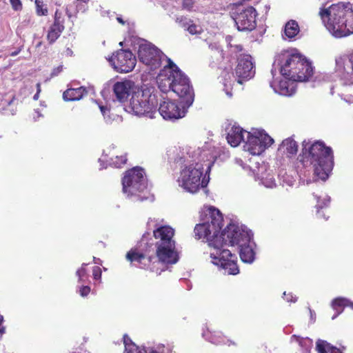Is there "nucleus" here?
<instances>
[{
	"label": "nucleus",
	"instance_id": "obj_7",
	"mask_svg": "<svg viewBox=\"0 0 353 353\" xmlns=\"http://www.w3.org/2000/svg\"><path fill=\"white\" fill-rule=\"evenodd\" d=\"M304 159L310 162L314 168V174L317 179L325 181L333 168V155L330 148L322 142H316L308 149H303Z\"/></svg>",
	"mask_w": 353,
	"mask_h": 353
},
{
	"label": "nucleus",
	"instance_id": "obj_47",
	"mask_svg": "<svg viewBox=\"0 0 353 353\" xmlns=\"http://www.w3.org/2000/svg\"><path fill=\"white\" fill-rule=\"evenodd\" d=\"M232 52H241L243 50L242 46L239 44L230 43Z\"/></svg>",
	"mask_w": 353,
	"mask_h": 353
},
{
	"label": "nucleus",
	"instance_id": "obj_37",
	"mask_svg": "<svg viewBox=\"0 0 353 353\" xmlns=\"http://www.w3.org/2000/svg\"><path fill=\"white\" fill-rule=\"evenodd\" d=\"M36 12L39 16H45L48 14V9L42 0H35Z\"/></svg>",
	"mask_w": 353,
	"mask_h": 353
},
{
	"label": "nucleus",
	"instance_id": "obj_22",
	"mask_svg": "<svg viewBox=\"0 0 353 353\" xmlns=\"http://www.w3.org/2000/svg\"><path fill=\"white\" fill-rule=\"evenodd\" d=\"M157 228L153 231V236L156 239L155 245L163 243H175L173 239L174 235V230L169 225H157Z\"/></svg>",
	"mask_w": 353,
	"mask_h": 353
},
{
	"label": "nucleus",
	"instance_id": "obj_45",
	"mask_svg": "<svg viewBox=\"0 0 353 353\" xmlns=\"http://www.w3.org/2000/svg\"><path fill=\"white\" fill-rule=\"evenodd\" d=\"M283 296H285V299L288 302L295 303L297 301V297L295 296H293L292 294H290V293L286 294V292H285L283 293Z\"/></svg>",
	"mask_w": 353,
	"mask_h": 353
},
{
	"label": "nucleus",
	"instance_id": "obj_24",
	"mask_svg": "<svg viewBox=\"0 0 353 353\" xmlns=\"http://www.w3.org/2000/svg\"><path fill=\"white\" fill-rule=\"evenodd\" d=\"M301 63L303 65L296 67V70H294L296 73L299 76H305L304 78L299 79H292V81H305L309 79V78L313 74V68L312 67L311 63L301 55Z\"/></svg>",
	"mask_w": 353,
	"mask_h": 353
},
{
	"label": "nucleus",
	"instance_id": "obj_30",
	"mask_svg": "<svg viewBox=\"0 0 353 353\" xmlns=\"http://www.w3.org/2000/svg\"><path fill=\"white\" fill-rule=\"evenodd\" d=\"M141 353H175L172 350L163 344H157L152 346L143 347Z\"/></svg>",
	"mask_w": 353,
	"mask_h": 353
},
{
	"label": "nucleus",
	"instance_id": "obj_50",
	"mask_svg": "<svg viewBox=\"0 0 353 353\" xmlns=\"http://www.w3.org/2000/svg\"><path fill=\"white\" fill-rule=\"evenodd\" d=\"M2 322H3V316L0 315V336H1L2 334L5 332L4 327H1Z\"/></svg>",
	"mask_w": 353,
	"mask_h": 353
},
{
	"label": "nucleus",
	"instance_id": "obj_57",
	"mask_svg": "<svg viewBox=\"0 0 353 353\" xmlns=\"http://www.w3.org/2000/svg\"><path fill=\"white\" fill-rule=\"evenodd\" d=\"M228 85H229V86H230V85H231V83H230V82L229 83H228V82H224V86H225V87H226V88H227Z\"/></svg>",
	"mask_w": 353,
	"mask_h": 353
},
{
	"label": "nucleus",
	"instance_id": "obj_28",
	"mask_svg": "<svg viewBox=\"0 0 353 353\" xmlns=\"http://www.w3.org/2000/svg\"><path fill=\"white\" fill-rule=\"evenodd\" d=\"M316 349L318 353H342L339 348L321 339L316 341Z\"/></svg>",
	"mask_w": 353,
	"mask_h": 353
},
{
	"label": "nucleus",
	"instance_id": "obj_52",
	"mask_svg": "<svg viewBox=\"0 0 353 353\" xmlns=\"http://www.w3.org/2000/svg\"><path fill=\"white\" fill-rule=\"evenodd\" d=\"M310 318L311 320L314 322L316 318V314L314 311H312L311 309H310Z\"/></svg>",
	"mask_w": 353,
	"mask_h": 353
},
{
	"label": "nucleus",
	"instance_id": "obj_5",
	"mask_svg": "<svg viewBox=\"0 0 353 353\" xmlns=\"http://www.w3.org/2000/svg\"><path fill=\"white\" fill-rule=\"evenodd\" d=\"M156 247V258L146 257L137 250H131L126 254V259L132 263H137L139 268L149 269L160 274L168 265L177 263L179 259L175 243H161Z\"/></svg>",
	"mask_w": 353,
	"mask_h": 353
},
{
	"label": "nucleus",
	"instance_id": "obj_46",
	"mask_svg": "<svg viewBox=\"0 0 353 353\" xmlns=\"http://www.w3.org/2000/svg\"><path fill=\"white\" fill-rule=\"evenodd\" d=\"M90 292L89 286H82L79 289V293L81 296H86Z\"/></svg>",
	"mask_w": 353,
	"mask_h": 353
},
{
	"label": "nucleus",
	"instance_id": "obj_9",
	"mask_svg": "<svg viewBox=\"0 0 353 353\" xmlns=\"http://www.w3.org/2000/svg\"><path fill=\"white\" fill-rule=\"evenodd\" d=\"M122 185L123 192L128 197L141 201L148 199L147 180L142 168L137 167L127 171Z\"/></svg>",
	"mask_w": 353,
	"mask_h": 353
},
{
	"label": "nucleus",
	"instance_id": "obj_13",
	"mask_svg": "<svg viewBox=\"0 0 353 353\" xmlns=\"http://www.w3.org/2000/svg\"><path fill=\"white\" fill-rule=\"evenodd\" d=\"M256 11L252 6L239 5L232 12V17L240 31H251L256 27Z\"/></svg>",
	"mask_w": 353,
	"mask_h": 353
},
{
	"label": "nucleus",
	"instance_id": "obj_2",
	"mask_svg": "<svg viewBox=\"0 0 353 353\" xmlns=\"http://www.w3.org/2000/svg\"><path fill=\"white\" fill-rule=\"evenodd\" d=\"M204 213L206 220L194 228L196 238L208 241L210 263L223 270L225 274H239L237 256L225 248V240L221 237L227 228L219 235L223 225L222 214L214 207H209Z\"/></svg>",
	"mask_w": 353,
	"mask_h": 353
},
{
	"label": "nucleus",
	"instance_id": "obj_48",
	"mask_svg": "<svg viewBox=\"0 0 353 353\" xmlns=\"http://www.w3.org/2000/svg\"><path fill=\"white\" fill-rule=\"evenodd\" d=\"M37 93L33 97L34 100H37L39 99V93L41 92V83H38L37 84Z\"/></svg>",
	"mask_w": 353,
	"mask_h": 353
},
{
	"label": "nucleus",
	"instance_id": "obj_26",
	"mask_svg": "<svg viewBox=\"0 0 353 353\" xmlns=\"http://www.w3.org/2000/svg\"><path fill=\"white\" fill-rule=\"evenodd\" d=\"M203 337L214 344H226L230 341L221 332L210 330L209 327L202 332Z\"/></svg>",
	"mask_w": 353,
	"mask_h": 353
},
{
	"label": "nucleus",
	"instance_id": "obj_11",
	"mask_svg": "<svg viewBox=\"0 0 353 353\" xmlns=\"http://www.w3.org/2000/svg\"><path fill=\"white\" fill-rule=\"evenodd\" d=\"M301 54L298 52L285 53L279 56V63H276V72L279 74L292 81V79L304 78L294 72L296 67L301 66Z\"/></svg>",
	"mask_w": 353,
	"mask_h": 353
},
{
	"label": "nucleus",
	"instance_id": "obj_19",
	"mask_svg": "<svg viewBox=\"0 0 353 353\" xmlns=\"http://www.w3.org/2000/svg\"><path fill=\"white\" fill-rule=\"evenodd\" d=\"M138 89L134 83L130 80L118 81L113 86L114 93L120 102L125 101L130 94H132Z\"/></svg>",
	"mask_w": 353,
	"mask_h": 353
},
{
	"label": "nucleus",
	"instance_id": "obj_10",
	"mask_svg": "<svg viewBox=\"0 0 353 353\" xmlns=\"http://www.w3.org/2000/svg\"><path fill=\"white\" fill-rule=\"evenodd\" d=\"M246 140L243 145L245 151L252 155H260L274 143V139L263 130H256L245 133Z\"/></svg>",
	"mask_w": 353,
	"mask_h": 353
},
{
	"label": "nucleus",
	"instance_id": "obj_38",
	"mask_svg": "<svg viewBox=\"0 0 353 353\" xmlns=\"http://www.w3.org/2000/svg\"><path fill=\"white\" fill-rule=\"evenodd\" d=\"M99 108L106 123H110L113 120H114L115 117L114 116L113 118L111 117V115L110 114V110L109 108H108V107L103 105H99Z\"/></svg>",
	"mask_w": 353,
	"mask_h": 353
},
{
	"label": "nucleus",
	"instance_id": "obj_55",
	"mask_svg": "<svg viewBox=\"0 0 353 353\" xmlns=\"http://www.w3.org/2000/svg\"><path fill=\"white\" fill-rule=\"evenodd\" d=\"M347 307H350L353 310V302L349 300V303Z\"/></svg>",
	"mask_w": 353,
	"mask_h": 353
},
{
	"label": "nucleus",
	"instance_id": "obj_59",
	"mask_svg": "<svg viewBox=\"0 0 353 353\" xmlns=\"http://www.w3.org/2000/svg\"><path fill=\"white\" fill-rule=\"evenodd\" d=\"M226 94H227L228 96H230V97H231V96H232V93H231V92H230L229 91H226Z\"/></svg>",
	"mask_w": 353,
	"mask_h": 353
},
{
	"label": "nucleus",
	"instance_id": "obj_36",
	"mask_svg": "<svg viewBox=\"0 0 353 353\" xmlns=\"http://www.w3.org/2000/svg\"><path fill=\"white\" fill-rule=\"evenodd\" d=\"M86 263H83L81 267L77 271L76 274L79 278V282L85 283L88 279V274L85 270Z\"/></svg>",
	"mask_w": 353,
	"mask_h": 353
},
{
	"label": "nucleus",
	"instance_id": "obj_53",
	"mask_svg": "<svg viewBox=\"0 0 353 353\" xmlns=\"http://www.w3.org/2000/svg\"><path fill=\"white\" fill-rule=\"evenodd\" d=\"M117 20L119 23H121L122 25L125 23L124 21L121 17H117Z\"/></svg>",
	"mask_w": 353,
	"mask_h": 353
},
{
	"label": "nucleus",
	"instance_id": "obj_32",
	"mask_svg": "<svg viewBox=\"0 0 353 353\" xmlns=\"http://www.w3.org/2000/svg\"><path fill=\"white\" fill-rule=\"evenodd\" d=\"M299 31L298 23L294 20H290L285 26L284 34L288 39H292L299 34Z\"/></svg>",
	"mask_w": 353,
	"mask_h": 353
},
{
	"label": "nucleus",
	"instance_id": "obj_51",
	"mask_svg": "<svg viewBox=\"0 0 353 353\" xmlns=\"http://www.w3.org/2000/svg\"><path fill=\"white\" fill-rule=\"evenodd\" d=\"M235 162L236 164H238L239 165L241 166L243 168H245V166H244V163L243 162V161L240 159H236L235 160Z\"/></svg>",
	"mask_w": 353,
	"mask_h": 353
},
{
	"label": "nucleus",
	"instance_id": "obj_8",
	"mask_svg": "<svg viewBox=\"0 0 353 353\" xmlns=\"http://www.w3.org/2000/svg\"><path fill=\"white\" fill-rule=\"evenodd\" d=\"M157 94L154 88H139L131 96L127 111L137 116L153 118L157 113Z\"/></svg>",
	"mask_w": 353,
	"mask_h": 353
},
{
	"label": "nucleus",
	"instance_id": "obj_54",
	"mask_svg": "<svg viewBox=\"0 0 353 353\" xmlns=\"http://www.w3.org/2000/svg\"><path fill=\"white\" fill-rule=\"evenodd\" d=\"M66 54L68 55V56H72V51L70 48H68L66 50Z\"/></svg>",
	"mask_w": 353,
	"mask_h": 353
},
{
	"label": "nucleus",
	"instance_id": "obj_16",
	"mask_svg": "<svg viewBox=\"0 0 353 353\" xmlns=\"http://www.w3.org/2000/svg\"><path fill=\"white\" fill-rule=\"evenodd\" d=\"M161 97L158 110L164 119L174 120L185 117L188 107L180 106L173 101L163 96Z\"/></svg>",
	"mask_w": 353,
	"mask_h": 353
},
{
	"label": "nucleus",
	"instance_id": "obj_18",
	"mask_svg": "<svg viewBox=\"0 0 353 353\" xmlns=\"http://www.w3.org/2000/svg\"><path fill=\"white\" fill-rule=\"evenodd\" d=\"M271 74L273 81L270 82V86L276 93L283 96H292L295 92L294 81L290 82L277 73L276 62L273 64Z\"/></svg>",
	"mask_w": 353,
	"mask_h": 353
},
{
	"label": "nucleus",
	"instance_id": "obj_23",
	"mask_svg": "<svg viewBox=\"0 0 353 353\" xmlns=\"http://www.w3.org/2000/svg\"><path fill=\"white\" fill-rule=\"evenodd\" d=\"M298 151V145L292 138L285 139L278 148V154L290 159L294 157Z\"/></svg>",
	"mask_w": 353,
	"mask_h": 353
},
{
	"label": "nucleus",
	"instance_id": "obj_6",
	"mask_svg": "<svg viewBox=\"0 0 353 353\" xmlns=\"http://www.w3.org/2000/svg\"><path fill=\"white\" fill-rule=\"evenodd\" d=\"M225 240L227 245L240 247V257L243 262L252 263L255 259L254 242L252 240V234L245 227L236 224H230L221 236Z\"/></svg>",
	"mask_w": 353,
	"mask_h": 353
},
{
	"label": "nucleus",
	"instance_id": "obj_44",
	"mask_svg": "<svg viewBox=\"0 0 353 353\" xmlns=\"http://www.w3.org/2000/svg\"><path fill=\"white\" fill-rule=\"evenodd\" d=\"M194 3L193 0H183L182 6L184 9L190 11L193 8Z\"/></svg>",
	"mask_w": 353,
	"mask_h": 353
},
{
	"label": "nucleus",
	"instance_id": "obj_40",
	"mask_svg": "<svg viewBox=\"0 0 353 353\" xmlns=\"http://www.w3.org/2000/svg\"><path fill=\"white\" fill-rule=\"evenodd\" d=\"M192 21V20L184 16H177L175 19V22L181 28H184L185 30L187 29L188 26H189L190 23Z\"/></svg>",
	"mask_w": 353,
	"mask_h": 353
},
{
	"label": "nucleus",
	"instance_id": "obj_25",
	"mask_svg": "<svg viewBox=\"0 0 353 353\" xmlns=\"http://www.w3.org/2000/svg\"><path fill=\"white\" fill-rule=\"evenodd\" d=\"M99 162L100 163V169L105 168L104 165L105 163H108L110 165L115 168H121L126 163L127 158L123 155L115 156L114 158H108V154L105 153V151H104L103 154L99 159Z\"/></svg>",
	"mask_w": 353,
	"mask_h": 353
},
{
	"label": "nucleus",
	"instance_id": "obj_42",
	"mask_svg": "<svg viewBox=\"0 0 353 353\" xmlns=\"http://www.w3.org/2000/svg\"><path fill=\"white\" fill-rule=\"evenodd\" d=\"M53 23L58 25H63V19L62 18L61 13L59 12V10H56L54 13V20Z\"/></svg>",
	"mask_w": 353,
	"mask_h": 353
},
{
	"label": "nucleus",
	"instance_id": "obj_14",
	"mask_svg": "<svg viewBox=\"0 0 353 353\" xmlns=\"http://www.w3.org/2000/svg\"><path fill=\"white\" fill-rule=\"evenodd\" d=\"M113 68L119 72H129L136 65L135 56L130 50L117 51L108 59Z\"/></svg>",
	"mask_w": 353,
	"mask_h": 353
},
{
	"label": "nucleus",
	"instance_id": "obj_43",
	"mask_svg": "<svg viewBox=\"0 0 353 353\" xmlns=\"http://www.w3.org/2000/svg\"><path fill=\"white\" fill-rule=\"evenodd\" d=\"M92 275L94 279L99 281L101 278V270L99 267L95 266L92 270Z\"/></svg>",
	"mask_w": 353,
	"mask_h": 353
},
{
	"label": "nucleus",
	"instance_id": "obj_49",
	"mask_svg": "<svg viewBox=\"0 0 353 353\" xmlns=\"http://www.w3.org/2000/svg\"><path fill=\"white\" fill-rule=\"evenodd\" d=\"M62 68H63L62 65H60V66L57 67V68L54 69V70L52 72V76L57 75L62 70Z\"/></svg>",
	"mask_w": 353,
	"mask_h": 353
},
{
	"label": "nucleus",
	"instance_id": "obj_41",
	"mask_svg": "<svg viewBox=\"0 0 353 353\" xmlns=\"http://www.w3.org/2000/svg\"><path fill=\"white\" fill-rule=\"evenodd\" d=\"M12 8L15 11H20L22 10V3L21 0H10Z\"/></svg>",
	"mask_w": 353,
	"mask_h": 353
},
{
	"label": "nucleus",
	"instance_id": "obj_27",
	"mask_svg": "<svg viewBox=\"0 0 353 353\" xmlns=\"http://www.w3.org/2000/svg\"><path fill=\"white\" fill-rule=\"evenodd\" d=\"M86 93V88L84 87L69 88L63 92V98L67 101H78L80 100Z\"/></svg>",
	"mask_w": 353,
	"mask_h": 353
},
{
	"label": "nucleus",
	"instance_id": "obj_3",
	"mask_svg": "<svg viewBox=\"0 0 353 353\" xmlns=\"http://www.w3.org/2000/svg\"><path fill=\"white\" fill-rule=\"evenodd\" d=\"M330 33L336 38L353 34V8L350 2H339L319 12Z\"/></svg>",
	"mask_w": 353,
	"mask_h": 353
},
{
	"label": "nucleus",
	"instance_id": "obj_35",
	"mask_svg": "<svg viewBox=\"0 0 353 353\" xmlns=\"http://www.w3.org/2000/svg\"><path fill=\"white\" fill-rule=\"evenodd\" d=\"M316 199V208H317V214L319 217H323L325 219V214L323 213H321L319 212L320 208H323L324 207H327L330 203V198L327 196H325L323 199H321L319 196L314 195Z\"/></svg>",
	"mask_w": 353,
	"mask_h": 353
},
{
	"label": "nucleus",
	"instance_id": "obj_56",
	"mask_svg": "<svg viewBox=\"0 0 353 353\" xmlns=\"http://www.w3.org/2000/svg\"><path fill=\"white\" fill-rule=\"evenodd\" d=\"M35 112H36V114H37V117L34 116V120H37L39 117H41V114H39V112H37V111H36Z\"/></svg>",
	"mask_w": 353,
	"mask_h": 353
},
{
	"label": "nucleus",
	"instance_id": "obj_15",
	"mask_svg": "<svg viewBox=\"0 0 353 353\" xmlns=\"http://www.w3.org/2000/svg\"><path fill=\"white\" fill-rule=\"evenodd\" d=\"M255 74L254 62L249 54H243L239 58L235 69V81L241 84L243 81L252 79Z\"/></svg>",
	"mask_w": 353,
	"mask_h": 353
},
{
	"label": "nucleus",
	"instance_id": "obj_1",
	"mask_svg": "<svg viewBox=\"0 0 353 353\" xmlns=\"http://www.w3.org/2000/svg\"><path fill=\"white\" fill-rule=\"evenodd\" d=\"M178 161L183 163L177 182L185 191L194 194L201 188L207 187L210 172L217 157V152L212 143H205L201 147L185 146L180 150Z\"/></svg>",
	"mask_w": 353,
	"mask_h": 353
},
{
	"label": "nucleus",
	"instance_id": "obj_39",
	"mask_svg": "<svg viewBox=\"0 0 353 353\" xmlns=\"http://www.w3.org/2000/svg\"><path fill=\"white\" fill-rule=\"evenodd\" d=\"M185 30H187L190 34L194 35L200 34L202 32L203 29L200 26L194 23L193 21H192Z\"/></svg>",
	"mask_w": 353,
	"mask_h": 353
},
{
	"label": "nucleus",
	"instance_id": "obj_17",
	"mask_svg": "<svg viewBox=\"0 0 353 353\" xmlns=\"http://www.w3.org/2000/svg\"><path fill=\"white\" fill-rule=\"evenodd\" d=\"M335 72L345 84H353V53L341 55L335 59Z\"/></svg>",
	"mask_w": 353,
	"mask_h": 353
},
{
	"label": "nucleus",
	"instance_id": "obj_21",
	"mask_svg": "<svg viewBox=\"0 0 353 353\" xmlns=\"http://www.w3.org/2000/svg\"><path fill=\"white\" fill-rule=\"evenodd\" d=\"M253 175L256 180L260 181V183L268 188L276 187V181L272 173V171L268 170L265 164L263 163L257 167L256 170H252Z\"/></svg>",
	"mask_w": 353,
	"mask_h": 353
},
{
	"label": "nucleus",
	"instance_id": "obj_34",
	"mask_svg": "<svg viewBox=\"0 0 353 353\" xmlns=\"http://www.w3.org/2000/svg\"><path fill=\"white\" fill-rule=\"evenodd\" d=\"M123 343L125 345L124 353H141V347H137L127 335L123 336Z\"/></svg>",
	"mask_w": 353,
	"mask_h": 353
},
{
	"label": "nucleus",
	"instance_id": "obj_12",
	"mask_svg": "<svg viewBox=\"0 0 353 353\" xmlns=\"http://www.w3.org/2000/svg\"><path fill=\"white\" fill-rule=\"evenodd\" d=\"M138 57L141 62L150 68V70L158 68L165 59L163 53L153 44L145 41H141L139 43Z\"/></svg>",
	"mask_w": 353,
	"mask_h": 353
},
{
	"label": "nucleus",
	"instance_id": "obj_4",
	"mask_svg": "<svg viewBox=\"0 0 353 353\" xmlns=\"http://www.w3.org/2000/svg\"><path fill=\"white\" fill-rule=\"evenodd\" d=\"M167 63L157 78L159 88L164 93L172 90L181 99V103L189 107L194 101L189 79L170 59Z\"/></svg>",
	"mask_w": 353,
	"mask_h": 353
},
{
	"label": "nucleus",
	"instance_id": "obj_31",
	"mask_svg": "<svg viewBox=\"0 0 353 353\" xmlns=\"http://www.w3.org/2000/svg\"><path fill=\"white\" fill-rule=\"evenodd\" d=\"M291 342L298 343L299 345L303 348V353H310L313 345L312 339L307 337L301 338L296 335H293L291 337Z\"/></svg>",
	"mask_w": 353,
	"mask_h": 353
},
{
	"label": "nucleus",
	"instance_id": "obj_29",
	"mask_svg": "<svg viewBox=\"0 0 353 353\" xmlns=\"http://www.w3.org/2000/svg\"><path fill=\"white\" fill-rule=\"evenodd\" d=\"M64 30L63 25H58L53 23L49 28L47 34V39L50 43H54L61 35Z\"/></svg>",
	"mask_w": 353,
	"mask_h": 353
},
{
	"label": "nucleus",
	"instance_id": "obj_58",
	"mask_svg": "<svg viewBox=\"0 0 353 353\" xmlns=\"http://www.w3.org/2000/svg\"><path fill=\"white\" fill-rule=\"evenodd\" d=\"M18 53H19L18 52H13L11 53V56H12V57L16 56L18 54Z\"/></svg>",
	"mask_w": 353,
	"mask_h": 353
},
{
	"label": "nucleus",
	"instance_id": "obj_20",
	"mask_svg": "<svg viewBox=\"0 0 353 353\" xmlns=\"http://www.w3.org/2000/svg\"><path fill=\"white\" fill-rule=\"evenodd\" d=\"M225 130L227 132L226 139L232 147L238 146L241 141L245 142L246 140L245 133H248V132L235 124H229Z\"/></svg>",
	"mask_w": 353,
	"mask_h": 353
},
{
	"label": "nucleus",
	"instance_id": "obj_33",
	"mask_svg": "<svg viewBox=\"0 0 353 353\" xmlns=\"http://www.w3.org/2000/svg\"><path fill=\"white\" fill-rule=\"evenodd\" d=\"M348 303L349 299L346 298L339 297L334 299L332 302V307L336 311V314L332 317V319H334L339 315L343 312V308L347 306Z\"/></svg>",
	"mask_w": 353,
	"mask_h": 353
}]
</instances>
